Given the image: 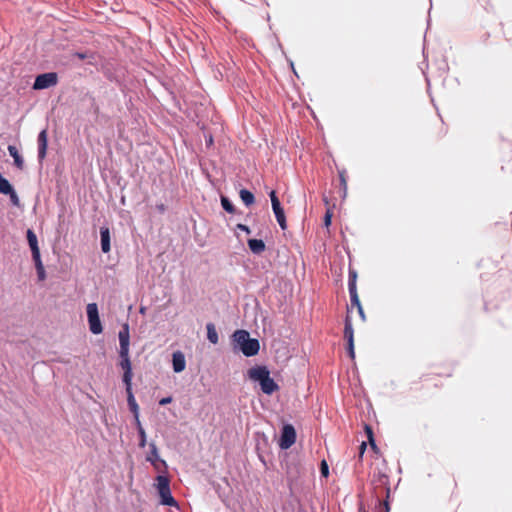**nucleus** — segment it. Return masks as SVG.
Listing matches in <instances>:
<instances>
[{
	"instance_id": "f704fd0d",
	"label": "nucleus",
	"mask_w": 512,
	"mask_h": 512,
	"mask_svg": "<svg viewBox=\"0 0 512 512\" xmlns=\"http://www.w3.org/2000/svg\"><path fill=\"white\" fill-rule=\"evenodd\" d=\"M171 400H172V399H171V397L162 398V399L160 400L159 404L163 406V405H166V404L170 403V402H171Z\"/></svg>"
},
{
	"instance_id": "9b49d317",
	"label": "nucleus",
	"mask_w": 512,
	"mask_h": 512,
	"mask_svg": "<svg viewBox=\"0 0 512 512\" xmlns=\"http://www.w3.org/2000/svg\"><path fill=\"white\" fill-rule=\"evenodd\" d=\"M172 367L174 372L180 373L186 367L185 356L181 351H175L172 354Z\"/></svg>"
},
{
	"instance_id": "473e14b6",
	"label": "nucleus",
	"mask_w": 512,
	"mask_h": 512,
	"mask_svg": "<svg viewBox=\"0 0 512 512\" xmlns=\"http://www.w3.org/2000/svg\"><path fill=\"white\" fill-rule=\"evenodd\" d=\"M36 271H37L38 279L40 281H43L46 277L44 268L42 270H36Z\"/></svg>"
},
{
	"instance_id": "1a4fd4ad",
	"label": "nucleus",
	"mask_w": 512,
	"mask_h": 512,
	"mask_svg": "<svg viewBox=\"0 0 512 512\" xmlns=\"http://www.w3.org/2000/svg\"><path fill=\"white\" fill-rule=\"evenodd\" d=\"M344 338L347 341V350L349 353V356L351 358H354V335H353V328L351 322L346 319L345 321V328H344Z\"/></svg>"
},
{
	"instance_id": "b1692460",
	"label": "nucleus",
	"mask_w": 512,
	"mask_h": 512,
	"mask_svg": "<svg viewBox=\"0 0 512 512\" xmlns=\"http://www.w3.org/2000/svg\"><path fill=\"white\" fill-rule=\"evenodd\" d=\"M150 448H151V451H150V454L147 457V460L149 462H151V463H154L159 458L158 450H157V447H156L155 444H151Z\"/></svg>"
},
{
	"instance_id": "a878e982",
	"label": "nucleus",
	"mask_w": 512,
	"mask_h": 512,
	"mask_svg": "<svg viewBox=\"0 0 512 512\" xmlns=\"http://www.w3.org/2000/svg\"><path fill=\"white\" fill-rule=\"evenodd\" d=\"M32 259L34 261L36 270H42L44 268L41 261L40 253L32 255Z\"/></svg>"
},
{
	"instance_id": "4468645a",
	"label": "nucleus",
	"mask_w": 512,
	"mask_h": 512,
	"mask_svg": "<svg viewBox=\"0 0 512 512\" xmlns=\"http://www.w3.org/2000/svg\"><path fill=\"white\" fill-rule=\"evenodd\" d=\"M8 152L10 156L14 159L15 166L19 169H22L24 167V160L20 155L18 149L13 145H9Z\"/></svg>"
},
{
	"instance_id": "c756f323",
	"label": "nucleus",
	"mask_w": 512,
	"mask_h": 512,
	"mask_svg": "<svg viewBox=\"0 0 512 512\" xmlns=\"http://www.w3.org/2000/svg\"><path fill=\"white\" fill-rule=\"evenodd\" d=\"M139 435H140V446H144L146 442V436L144 429L140 426L139 427Z\"/></svg>"
},
{
	"instance_id": "ddd939ff",
	"label": "nucleus",
	"mask_w": 512,
	"mask_h": 512,
	"mask_svg": "<svg viewBox=\"0 0 512 512\" xmlns=\"http://www.w3.org/2000/svg\"><path fill=\"white\" fill-rule=\"evenodd\" d=\"M26 236L32 255L40 253L36 234L31 229H28Z\"/></svg>"
},
{
	"instance_id": "dca6fc26",
	"label": "nucleus",
	"mask_w": 512,
	"mask_h": 512,
	"mask_svg": "<svg viewBox=\"0 0 512 512\" xmlns=\"http://www.w3.org/2000/svg\"><path fill=\"white\" fill-rule=\"evenodd\" d=\"M348 288H349V294L351 299V305L355 307L361 306V303L359 301L357 291H356V285L354 283V280H351L348 282Z\"/></svg>"
},
{
	"instance_id": "39448f33",
	"label": "nucleus",
	"mask_w": 512,
	"mask_h": 512,
	"mask_svg": "<svg viewBox=\"0 0 512 512\" xmlns=\"http://www.w3.org/2000/svg\"><path fill=\"white\" fill-rule=\"evenodd\" d=\"M58 77L54 72H48L38 75L35 78L33 89L43 90L55 86L57 84Z\"/></svg>"
},
{
	"instance_id": "7c9ffc66",
	"label": "nucleus",
	"mask_w": 512,
	"mask_h": 512,
	"mask_svg": "<svg viewBox=\"0 0 512 512\" xmlns=\"http://www.w3.org/2000/svg\"><path fill=\"white\" fill-rule=\"evenodd\" d=\"M380 512H389L390 507L388 502H382L379 503Z\"/></svg>"
},
{
	"instance_id": "2eb2a0df",
	"label": "nucleus",
	"mask_w": 512,
	"mask_h": 512,
	"mask_svg": "<svg viewBox=\"0 0 512 512\" xmlns=\"http://www.w3.org/2000/svg\"><path fill=\"white\" fill-rule=\"evenodd\" d=\"M248 246L254 254H261L265 250V243L261 239H249Z\"/></svg>"
},
{
	"instance_id": "c9c22d12",
	"label": "nucleus",
	"mask_w": 512,
	"mask_h": 512,
	"mask_svg": "<svg viewBox=\"0 0 512 512\" xmlns=\"http://www.w3.org/2000/svg\"><path fill=\"white\" fill-rule=\"evenodd\" d=\"M351 280H354V283L356 284V272H354V271H350V273H349V282Z\"/></svg>"
},
{
	"instance_id": "f03ea898",
	"label": "nucleus",
	"mask_w": 512,
	"mask_h": 512,
	"mask_svg": "<svg viewBox=\"0 0 512 512\" xmlns=\"http://www.w3.org/2000/svg\"><path fill=\"white\" fill-rule=\"evenodd\" d=\"M248 376L251 380L260 384L261 390L265 394H272L278 389L275 381L270 377V372L265 366H256L248 370Z\"/></svg>"
},
{
	"instance_id": "bb28decb",
	"label": "nucleus",
	"mask_w": 512,
	"mask_h": 512,
	"mask_svg": "<svg viewBox=\"0 0 512 512\" xmlns=\"http://www.w3.org/2000/svg\"><path fill=\"white\" fill-rule=\"evenodd\" d=\"M320 473L325 478L329 476V467L325 460H322L320 463Z\"/></svg>"
},
{
	"instance_id": "f257e3e1",
	"label": "nucleus",
	"mask_w": 512,
	"mask_h": 512,
	"mask_svg": "<svg viewBox=\"0 0 512 512\" xmlns=\"http://www.w3.org/2000/svg\"><path fill=\"white\" fill-rule=\"evenodd\" d=\"M231 341L234 349H239L247 357L255 356L259 352V341L251 338L246 330H236L231 336Z\"/></svg>"
},
{
	"instance_id": "e433bc0d",
	"label": "nucleus",
	"mask_w": 512,
	"mask_h": 512,
	"mask_svg": "<svg viewBox=\"0 0 512 512\" xmlns=\"http://www.w3.org/2000/svg\"><path fill=\"white\" fill-rule=\"evenodd\" d=\"M357 309H358V313H359L360 317H361L363 320H365V314H364V311H363L362 306L357 307Z\"/></svg>"
},
{
	"instance_id": "393cba45",
	"label": "nucleus",
	"mask_w": 512,
	"mask_h": 512,
	"mask_svg": "<svg viewBox=\"0 0 512 512\" xmlns=\"http://www.w3.org/2000/svg\"><path fill=\"white\" fill-rule=\"evenodd\" d=\"M131 380H132V370L124 371L123 373V382L126 385V391L131 388Z\"/></svg>"
},
{
	"instance_id": "f3484780",
	"label": "nucleus",
	"mask_w": 512,
	"mask_h": 512,
	"mask_svg": "<svg viewBox=\"0 0 512 512\" xmlns=\"http://www.w3.org/2000/svg\"><path fill=\"white\" fill-rule=\"evenodd\" d=\"M74 57L81 61H87L88 64L96 63V55L93 52L85 51V52H77L74 54Z\"/></svg>"
},
{
	"instance_id": "0eeeda50",
	"label": "nucleus",
	"mask_w": 512,
	"mask_h": 512,
	"mask_svg": "<svg viewBox=\"0 0 512 512\" xmlns=\"http://www.w3.org/2000/svg\"><path fill=\"white\" fill-rule=\"evenodd\" d=\"M269 196L271 199L272 209H273V212L277 219V222H278L279 226L281 227V229L285 230L287 228L286 217L284 214V210L281 206V203L276 195V192L271 191Z\"/></svg>"
},
{
	"instance_id": "412c9836",
	"label": "nucleus",
	"mask_w": 512,
	"mask_h": 512,
	"mask_svg": "<svg viewBox=\"0 0 512 512\" xmlns=\"http://www.w3.org/2000/svg\"><path fill=\"white\" fill-rule=\"evenodd\" d=\"M12 188L13 187L9 181L0 174V193L6 195L9 192H12Z\"/></svg>"
},
{
	"instance_id": "7ed1b4c3",
	"label": "nucleus",
	"mask_w": 512,
	"mask_h": 512,
	"mask_svg": "<svg viewBox=\"0 0 512 512\" xmlns=\"http://www.w3.org/2000/svg\"><path fill=\"white\" fill-rule=\"evenodd\" d=\"M156 481L161 503L167 506H176V500L171 495L169 479L166 476L159 475L157 476Z\"/></svg>"
},
{
	"instance_id": "c85d7f7f",
	"label": "nucleus",
	"mask_w": 512,
	"mask_h": 512,
	"mask_svg": "<svg viewBox=\"0 0 512 512\" xmlns=\"http://www.w3.org/2000/svg\"><path fill=\"white\" fill-rule=\"evenodd\" d=\"M339 177H340V182H341V185L343 187L344 194H345L346 193V189H347V183H346L344 171H340L339 172Z\"/></svg>"
},
{
	"instance_id": "9d476101",
	"label": "nucleus",
	"mask_w": 512,
	"mask_h": 512,
	"mask_svg": "<svg viewBox=\"0 0 512 512\" xmlns=\"http://www.w3.org/2000/svg\"><path fill=\"white\" fill-rule=\"evenodd\" d=\"M37 143H38V160L41 163L44 160V158L46 156V151H47L48 138H47L46 130H42L39 133L38 138H37Z\"/></svg>"
},
{
	"instance_id": "6ab92c4d",
	"label": "nucleus",
	"mask_w": 512,
	"mask_h": 512,
	"mask_svg": "<svg viewBox=\"0 0 512 512\" xmlns=\"http://www.w3.org/2000/svg\"><path fill=\"white\" fill-rule=\"evenodd\" d=\"M206 329H207V338H208V340L212 344H217L218 340H219V337H218V333L216 331L215 325L213 323H208L206 325Z\"/></svg>"
},
{
	"instance_id": "72a5a7b5",
	"label": "nucleus",
	"mask_w": 512,
	"mask_h": 512,
	"mask_svg": "<svg viewBox=\"0 0 512 512\" xmlns=\"http://www.w3.org/2000/svg\"><path fill=\"white\" fill-rule=\"evenodd\" d=\"M324 224L326 227H328L331 224V214L329 212H327L325 215Z\"/></svg>"
},
{
	"instance_id": "4c0bfd02",
	"label": "nucleus",
	"mask_w": 512,
	"mask_h": 512,
	"mask_svg": "<svg viewBox=\"0 0 512 512\" xmlns=\"http://www.w3.org/2000/svg\"><path fill=\"white\" fill-rule=\"evenodd\" d=\"M157 209H158L160 212H164V211H165V205H164V204L157 205Z\"/></svg>"
},
{
	"instance_id": "a211bd4d",
	"label": "nucleus",
	"mask_w": 512,
	"mask_h": 512,
	"mask_svg": "<svg viewBox=\"0 0 512 512\" xmlns=\"http://www.w3.org/2000/svg\"><path fill=\"white\" fill-rule=\"evenodd\" d=\"M126 393H127V402H128L129 409L132 413H134L135 417L138 418V405H137L134 395L132 393V389H128V391H126Z\"/></svg>"
},
{
	"instance_id": "f8f14e48",
	"label": "nucleus",
	"mask_w": 512,
	"mask_h": 512,
	"mask_svg": "<svg viewBox=\"0 0 512 512\" xmlns=\"http://www.w3.org/2000/svg\"><path fill=\"white\" fill-rule=\"evenodd\" d=\"M101 249L104 253L110 251V231L107 227L100 228Z\"/></svg>"
},
{
	"instance_id": "aec40b11",
	"label": "nucleus",
	"mask_w": 512,
	"mask_h": 512,
	"mask_svg": "<svg viewBox=\"0 0 512 512\" xmlns=\"http://www.w3.org/2000/svg\"><path fill=\"white\" fill-rule=\"evenodd\" d=\"M239 196L246 206L252 205L255 201L254 195L249 190L246 189H241L239 192Z\"/></svg>"
},
{
	"instance_id": "58836bf2",
	"label": "nucleus",
	"mask_w": 512,
	"mask_h": 512,
	"mask_svg": "<svg viewBox=\"0 0 512 512\" xmlns=\"http://www.w3.org/2000/svg\"><path fill=\"white\" fill-rule=\"evenodd\" d=\"M365 447H366V446H365V443H362V444H361V446H360V448H361V453H363V451H364Z\"/></svg>"
},
{
	"instance_id": "4be33fe9",
	"label": "nucleus",
	"mask_w": 512,
	"mask_h": 512,
	"mask_svg": "<svg viewBox=\"0 0 512 512\" xmlns=\"http://www.w3.org/2000/svg\"><path fill=\"white\" fill-rule=\"evenodd\" d=\"M120 357H121V362H120L121 368H122L124 371L132 370V369H131V362H130V359H129V353H126V354L124 355V354H123V351H122V350H120Z\"/></svg>"
},
{
	"instance_id": "5701e85b",
	"label": "nucleus",
	"mask_w": 512,
	"mask_h": 512,
	"mask_svg": "<svg viewBox=\"0 0 512 512\" xmlns=\"http://www.w3.org/2000/svg\"><path fill=\"white\" fill-rule=\"evenodd\" d=\"M221 205H222L223 209L225 211H227L228 213L235 212V207H234L233 203L227 197H224V196L221 197Z\"/></svg>"
},
{
	"instance_id": "2f4dec72",
	"label": "nucleus",
	"mask_w": 512,
	"mask_h": 512,
	"mask_svg": "<svg viewBox=\"0 0 512 512\" xmlns=\"http://www.w3.org/2000/svg\"><path fill=\"white\" fill-rule=\"evenodd\" d=\"M237 229L245 232L246 234H250L251 233V230L248 226L244 225V224H237L236 226Z\"/></svg>"
},
{
	"instance_id": "423d86ee",
	"label": "nucleus",
	"mask_w": 512,
	"mask_h": 512,
	"mask_svg": "<svg viewBox=\"0 0 512 512\" xmlns=\"http://www.w3.org/2000/svg\"><path fill=\"white\" fill-rule=\"evenodd\" d=\"M296 441V431L291 424H285L282 427L279 439L281 449H289Z\"/></svg>"
},
{
	"instance_id": "cd10ccee",
	"label": "nucleus",
	"mask_w": 512,
	"mask_h": 512,
	"mask_svg": "<svg viewBox=\"0 0 512 512\" xmlns=\"http://www.w3.org/2000/svg\"><path fill=\"white\" fill-rule=\"evenodd\" d=\"M7 195H9L10 201L13 205H15V206L19 205V198H18L14 188H12V192H9Z\"/></svg>"
},
{
	"instance_id": "6e6552de",
	"label": "nucleus",
	"mask_w": 512,
	"mask_h": 512,
	"mask_svg": "<svg viewBox=\"0 0 512 512\" xmlns=\"http://www.w3.org/2000/svg\"><path fill=\"white\" fill-rule=\"evenodd\" d=\"M120 350L123 351V354L129 353V344H130V336H129V325L128 323H124L121 327V330L118 334Z\"/></svg>"
},
{
	"instance_id": "20e7f679",
	"label": "nucleus",
	"mask_w": 512,
	"mask_h": 512,
	"mask_svg": "<svg viewBox=\"0 0 512 512\" xmlns=\"http://www.w3.org/2000/svg\"><path fill=\"white\" fill-rule=\"evenodd\" d=\"M89 329L93 334H100L103 327L99 317L98 306L96 303H89L86 307Z\"/></svg>"
}]
</instances>
